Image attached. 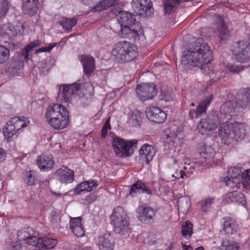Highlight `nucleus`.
Wrapping results in <instances>:
<instances>
[{
	"instance_id": "42",
	"label": "nucleus",
	"mask_w": 250,
	"mask_h": 250,
	"mask_svg": "<svg viewBox=\"0 0 250 250\" xmlns=\"http://www.w3.org/2000/svg\"><path fill=\"white\" fill-rule=\"evenodd\" d=\"M9 50L2 45H0V63L6 62L9 58Z\"/></svg>"
},
{
	"instance_id": "58",
	"label": "nucleus",
	"mask_w": 250,
	"mask_h": 250,
	"mask_svg": "<svg viewBox=\"0 0 250 250\" xmlns=\"http://www.w3.org/2000/svg\"><path fill=\"white\" fill-rule=\"evenodd\" d=\"M225 250H238V248L236 244H232L227 246Z\"/></svg>"
},
{
	"instance_id": "27",
	"label": "nucleus",
	"mask_w": 250,
	"mask_h": 250,
	"mask_svg": "<svg viewBox=\"0 0 250 250\" xmlns=\"http://www.w3.org/2000/svg\"><path fill=\"white\" fill-rule=\"evenodd\" d=\"M0 34L6 39H12L17 35V31L13 25L7 23L0 25Z\"/></svg>"
},
{
	"instance_id": "14",
	"label": "nucleus",
	"mask_w": 250,
	"mask_h": 250,
	"mask_svg": "<svg viewBox=\"0 0 250 250\" xmlns=\"http://www.w3.org/2000/svg\"><path fill=\"white\" fill-rule=\"evenodd\" d=\"M147 118L152 122L160 124L163 123L167 118V114L164 111L158 107L150 106L146 110Z\"/></svg>"
},
{
	"instance_id": "41",
	"label": "nucleus",
	"mask_w": 250,
	"mask_h": 250,
	"mask_svg": "<svg viewBox=\"0 0 250 250\" xmlns=\"http://www.w3.org/2000/svg\"><path fill=\"white\" fill-rule=\"evenodd\" d=\"M109 3V0H102L92 8L91 11L95 12L105 9L108 7Z\"/></svg>"
},
{
	"instance_id": "8",
	"label": "nucleus",
	"mask_w": 250,
	"mask_h": 250,
	"mask_svg": "<svg viewBox=\"0 0 250 250\" xmlns=\"http://www.w3.org/2000/svg\"><path fill=\"white\" fill-rule=\"evenodd\" d=\"M231 50L235 60L241 63L246 62L250 59V43L243 41L234 42Z\"/></svg>"
},
{
	"instance_id": "26",
	"label": "nucleus",
	"mask_w": 250,
	"mask_h": 250,
	"mask_svg": "<svg viewBox=\"0 0 250 250\" xmlns=\"http://www.w3.org/2000/svg\"><path fill=\"white\" fill-rule=\"evenodd\" d=\"M225 200L228 203L235 202L242 205H245L246 203L244 194L235 191L227 194Z\"/></svg>"
},
{
	"instance_id": "33",
	"label": "nucleus",
	"mask_w": 250,
	"mask_h": 250,
	"mask_svg": "<svg viewBox=\"0 0 250 250\" xmlns=\"http://www.w3.org/2000/svg\"><path fill=\"white\" fill-rule=\"evenodd\" d=\"M224 230L228 234H232L237 228L236 222L229 217L224 218Z\"/></svg>"
},
{
	"instance_id": "5",
	"label": "nucleus",
	"mask_w": 250,
	"mask_h": 250,
	"mask_svg": "<svg viewBox=\"0 0 250 250\" xmlns=\"http://www.w3.org/2000/svg\"><path fill=\"white\" fill-rule=\"evenodd\" d=\"M137 140H124L119 137L113 139L112 146L116 155L118 157L125 158L131 156L137 148Z\"/></svg>"
},
{
	"instance_id": "36",
	"label": "nucleus",
	"mask_w": 250,
	"mask_h": 250,
	"mask_svg": "<svg viewBox=\"0 0 250 250\" xmlns=\"http://www.w3.org/2000/svg\"><path fill=\"white\" fill-rule=\"evenodd\" d=\"M241 185L246 190L250 189V169L245 170L241 174Z\"/></svg>"
},
{
	"instance_id": "50",
	"label": "nucleus",
	"mask_w": 250,
	"mask_h": 250,
	"mask_svg": "<svg viewBox=\"0 0 250 250\" xmlns=\"http://www.w3.org/2000/svg\"><path fill=\"white\" fill-rule=\"evenodd\" d=\"M21 62L19 61H16L13 60L11 62L10 66L8 67L9 69L11 70L13 72H16L17 69H19L21 66Z\"/></svg>"
},
{
	"instance_id": "12",
	"label": "nucleus",
	"mask_w": 250,
	"mask_h": 250,
	"mask_svg": "<svg viewBox=\"0 0 250 250\" xmlns=\"http://www.w3.org/2000/svg\"><path fill=\"white\" fill-rule=\"evenodd\" d=\"M80 89L79 84L73 83L64 84L60 85L58 97L62 103H68L71 101L73 96Z\"/></svg>"
},
{
	"instance_id": "22",
	"label": "nucleus",
	"mask_w": 250,
	"mask_h": 250,
	"mask_svg": "<svg viewBox=\"0 0 250 250\" xmlns=\"http://www.w3.org/2000/svg\"><path fill=\"white\" fill-rule=\"evenodd\" d=\"M70 228L74 234L78 237L83 236L84 234L81 217L71 218Z\"/></svg>"
},
{
	"instance_id": "4",
	"label": "nucleus",
	"mask_w": 250,
	"mask_h": 250,
	"mask_svg": "<svg viewBox=\"0 0 250 250\" xmlns=\"http://www.w3.org/2000/svg\"><path fill=\"white\" fill-rule=\"evenodd\" d=\"M117 62L123 63L133 60L138 54L137 47L128 42H119L115 44L111 52Z\"/></svg>"
},
{
	"instance_id": "52",
	"label": "nucleus",
	"mask_w": 250,
	"mask_h": 250,
	"mask_svg": "<svg viewBox=\"0 0 250 250\" xmlns=\"http://www.w3.org/2000/svg\"><path fill=\"white\" fill-rule=\"evenodd\" d=\"M161 99L162 100H164L166 102H169L172 100V96L170 92H162L161 95Z\"/></svg>"
},
{
	"instance_id": "19",
	"label": "nucleus",
	"mask_w": 250,
	"mask_h": 250,
	"mask_svg": "<svg viewBox=\"0 0 250 250\" xmlns=\"http://www.w3.org/2000/svg\"><path fill=\"white\" fill-rule=\"evenodd\" d=\"M80 60L85 74L88 77L90 76L95 69L94 59L91 56L81 55Z\"/></svg>"
},
{
	"instance_id": "24",
	"label": "nucleus",
	"mask_w": 250,
	"mask_h": 250,
	"mask_svg": "<svg viewBox=\"0 0 250 250\" xmlns=\"http://www.w3.org/2000/svg\"><path fill=\"white\" fill-rule=\"evenodd\" d=\"M220 111L221 115L224 116L226 120H229L232 117L237 115L236 109L230 101L223 104L220 107Z\"/></svg>"
},
{
	"instance_id": "49",
	"label": "nucleus",
	"mask_w": 250,
	"mask_h": 250,
	"mask_svg": "<svg viewBox=\"0 0 250 250\" xmlns=\"http://www.w3.org/2000/svg\"><path fill=\"white\" fill-rule=\"evenodd\" d=\"M108 128H109V117L106 119L104 125L102 128L101 131V137L102 138H105Z\"/></svg>"
},
{
	"instance_id": "61",
	"label": "nucleus",
	"mask_w": 250,
	"mask_h": 250,
	"mask_svg": "<svg viewBox=\"0 0 250 250\" xmlns=\"http://www.w3.org/2000/svg\"><path fill=\"white\" fill-rule=\"evenodd\" d=\"M188 246H187L185 244H184L182 246L183 250H188Z\"/></svg>"
},
{
	"instance_id": "2",
	"label": "nucleus",
	"mask_w": 250,
	"mask_h": 250,
	"mask_svg": "<svg viewBox=\"0 0 250 250\" xmlns=\"http://www.w3.org/2000/svg\"><path fill=\"white\" fill-rule=\"evenodd\" d=\"M122 4L117 0H110V13L115 16L120 25L121 31L125 36L134 41L139 40L143 33L139 23L136 22L135 15L131 13L122 11L120 6Z\"/></svg>"
},
{
	"instance_id": "1",
	"label": "nucleus",
	"mask_w": 250,
	"mask_h": 250,
	"mask_svg": "<svg viewBox=\"0 0 250 250\" xmlns=\"http://www.w3.org/2000/svg\"><path fill=\"white\" fill-rule=\"evenodd\" d=\"M212 58L213 53L208 45L199 39L192 47L184 51L181 62L185 69L201 66V71L208 75L212 82H214L219 80L221 75V72L215 70L209 63Z\"/></svg>"
},
{
	"instance_id": "48",
	"label": "nucleus",
	"mask_w": 250,
	"mask_h": 250,
	"mask_svg": "<svg viewBox=\"0 0 250 250\" xmlns=\"http://www.w3.org/2000/svg\"><path fill=\"white\" fill-rule=\"evenodd\" d=\"M25 181L28 186H33L38 182V180L35 178L31 172L27 173Z\"/></svg>"
},
{
	"instance_id": "21",
	"label": "nucleus",
	"mask_w": 250,
	"mask_h": 250,
	"mask_svg": "<svg viewBox=\"0 0 250 250\" xmlns=\"http://www.w3.org/2000/svg\"><path fill=\"white\" fill-rule=\"evenodd\" d=\"M98 184L95 180H90L83 182L78 184L74 189V193L76 195H79L82 192H90L96 188Z\"/></svg>"
},
{
	"instance_id": "55",
	"label": "nucleus",
	"mask_w": 250,
	"mask_h": 250,
	"mask_svg": "<svg viewBox=\"0 0 250 250\" xmlns=\"http://www.w3.org/2000/svg\"><path fill=\"white\" fill-rule=\"evenodd\" d=\"M97 196L96 193L92 192L86 196L85 198V201L88 204L93 203L96 199Z\"/></svg>"
},
{
	"instance_id": "31",
	"label": "nucleus",
	"mask_w": 250,
	"mask_h": 250,
	"mask_svg": "<svg viewBox=\"0 0 250 250\" xmlns=\"http://www.w3.org/2000/svg\"><path fill=\"white\" fill-rule=\"evenodd\" d=\"M213 99L212 94L207 96L203 101H202L198 105L195 111L196 118H199V116L206 112L207 107L210 104V102Z\"/></svg>"
},
{
	"instance_id": "10",
	"label": "nucleus",
	"mask_w": 250,
	"mask_h": 250,
	"mask_svg": "<svg viewBox=\"0 0 250 250\" xmlns=\"http://www.w3.org/2000/svg\"><path fill=\"white\" fill-rule=\"evenodd\" d=\"M156 85L153 83L137 85L136 93L138 98L142 101L152 99L157 95Z\"/></svg>"
},
{
	"instance_id": "15",
	"label": "nucleus",
	"mask_w": 250,
	"mask_h": 250,
	"mask_svg": "<svg viewBox=\"0 0 250 250\" xmlns=\"http://www.w3.org/2000/svg\"><path fill=\"white\" fill-rule=\"evenodd\" d=\"M54 175L61 183H71L74 180V171L65 166H62L57 169L55 172Z\"/></svg>"
},
{
	"instance_id": "40",
	"label": "nucleus",
	"mask_w": 250,
	"mask_h": 250,
	"mask_svg": "<svg viewBox=\"0 0 250 250\" xmlns=\"http://www.w3.org/2000/svg\"><path fill=\"white\" fill-rule=\"evenodd\" d=\"M192 224L189 221H187L184 225H182V235L186 238L191 237L192 234Z\"/></svg>"
},
{
	"instance_id": "34",
	"label": "nucleus",
	"mask_w": 250,
	"mask_h": 250,
	"mask_svg": "<svg viewBox=\"0 0 250 250\" xmlns=\"http://www.w3.org/2000/svg\"><path fill=\"white\" fill-rule=\"evenodd\" d=\"M77 23V20L75 18H63L59 21V24L61 25L62 28L67 32H70L73 26H75Z\"/></svg>"
},
{
	"instance_id": "57",
	"label": "nucleus",
	"mask_w": 250,
	"mask_h": 250,
	"mask_svg": "<svg viewBox=\"0 0 250 250\" xmlns=\"http://www.w3.org/2000/svg\"><path fill=\"white\" fill-rule=\"evenodd\" d=\"M40 41H34V42H31L28 45H27V47L28 48H30L31 50H32V49L34 47H36V46H38L40 45Z\"/></svg>"
},
{
	"instance_id": "62",
	"label": "nucleus",
	"mask_w": 250,
	"mask_h": 250,
	"mask_svg": "<svg viewBox=\"0 0 250 250\" xmlns=\"http://www.w3.org/2000/svg\"><path fill=\"white\" fill-rule=\"evenodd\" d=\"M195 113V112L194 111V110H190L189 111V115L192 118V115L194 114V113Z\"/></svg>"
},
{
	"instance_id": "54",
	"label": "nucleus",
	"mask_w": 250,
	"mask_h": 250,
	"mask_svg": "<svg viewBox=\"0 0 250 250\" xmlns=\"http://www.w3.org/2000/svg\"><path fill=\"white\" fill-rule=\"evenodd\" d=\"M163 138L165 139H167V142L168 143L171 142L174 143L176 139V135L173 134H169L166 133L165 134H164Z\"/></svg>"
},
{
	"instance_id": "43",
	"label": "nucleus",
	"mask_w": 250,
	"mask_h": 250,
	"mask_svg": "<svg viewBox=\"0 0 250 250\" xmlns=\"http://www.w3.org/2000/svg\"><path fill=\"white\" fill-rule=\"evenodd\" d=\"M214 200V198L213 197H209L202 202L201 203V209L202 211L205 212L208 211L213 204Z\"/></svg>"
},
{
	"instance_id": "28",
	"label": "nucleus",
	"mask_w": 250,
	"mask_h": 250,
	"mask_svg": "<svg viewBox=\"0 0 250 250\" xmlns=\"http://www.w3.org/2000/svg\"><path fill=\"white\" fill-rule=\"evenodd\" d=\"M39 0H22V10L26 14L32 16L37 12Z\"/></svg>"
},
{
	"instance_id": "11",
	"label": "nucleus",
	"mask_w": 250,
	"mask_h": 250,
	"mask_svg": "<svg viewBox=\"0 0 250 250\" xmlns=\"http://www.w3.org/2000/svg\"><path fill=\"white\" fill-rule=\"evenodd\" d=\"M131 5L134 12L140 15L149 17L153 12L150 0H132Z\"/></svg>"
},
{
	"instance_id": "17",
	"label": "nucleus",
	"mask_w": 250,
	"mask_h": 250,
	"mask_svg": "<svg viewBox=\"0 0 250 250\" xmlns=\"http://www.w3.org/2000/svg\"><path fill=\"white\" fill-rule=\"evenodd\" d=\"M233 124L229 123L228 120L224 123L220 124L219 128V135L221 139L226 143L227 141L233 139Z\"/></svg>"
},
{
	"instance_id": "46",
	"label": "nucleus",
	"mask_w": 250,
	"mask_h": 250,
	"mask_svg": "<svg viewBox=\"0 0 250 250\" xmlns=\"http://www.w3.org/2000/svg\"><path fill=\"white\" fill-rule=\"evenodd\" d=\"M219 36L221 41L226 40L229 37V30L223 25L222 27L219 29Z\"/></svg>"
},
{
	"instance_id": "32",
	"label": "nucleus",
	"mask_w": 250,
	"mask_h": 250,
	"mask_svg": "<svg viewBox=\"0 0 250 250\" xmlns=\"http://www.w3.org/2000/svg\"><path fill=\"white\" fill-rule=\"evenodd\" d=\"M179 0H164V10L166 14H170L174 12L180 3Z\"/></svg>"
},
{
	"instance_id": "30",
	"label": "nucleus",
	"mask_w": 250,
	"mask_h": 250,
	"mask_svg": "<svg viewBox=\"0 0 250 250\" xmlns=\"http://www.w3.org/2000/svg\"><path fill=\"white\" fill-rule=\"evenodd\" d=\"M246 124L245 123H235L233 127V139L244 138L246 134Z\"/></svg>"
},
{
	"instance_id": "44",
	"label": "nucleus",
	"mask_w": 250,
	"mask_h": 250,
	"mask_svg": "<svg viewBox=\"0 0 250 250\" xmlns=\"http://www.w3.org/2000/svg\"><path fill=\"white\" fill-rule=\"evenodd\" d=\"M227 69L228 71L233 74L238 73L239 72L244 70V67L242 65L234 64L233 63H229L227 65Z\"/></svg>"
},
{
	"instance_id": "45",
	"label": "nucleus",
	"mask_w": 250,
	"mask_h": 250,
	"mask_svg": "<svg viewBox=\"0 0 250 250\" xmlns=\"http://www.w3.org/2000/svg\"><path fill=\"white\" fill-rule=\"evenodd\" d=\"M9 9V2L7 0H3L0 4V19L6 16Z\"/></svg>"
},
{
	"instance_id": "3",
	"label": "nucleus",
	"mask_w": 250,
	"mask_h": 250,
	"mask_svg": "<svg viewBox=\"0 0 250 250\" xmlns=\"http://www.w3.org/2000/svg\"><path fill=\"white\" fill-rule=\"evenodd\" d=\"M45 117L48 124L55 129H62L69 124L67 109L60 104L48 106L46 109Z\"/></svg>"
},
{
	"instance_id": "9",
	"label": "nucleus",
	"mask_w": 250,
	"mask_h": 250,
	"mask_svg": "<svg viewBox=\"0 0 250 250\" xmlns=\"http://www.w3.org/2000/svg\"><path fill=\"white\" fill-rule=\"evenodd\" d=\"M220 123L218 116L214 114L208 115L206 118L201 119L197 125L199 132L203 135H206L210 131L217 128Z\"/></svg>"
},
{
	"instance_id": "64",
	"label": "nucleus",
	"mask_w": 250,
	"mask_h": 250,
	"mask_svg": "<svg viewBox=\"0 0 250 250\" xmlns=\"http://www.w3.org/2000/svg\"><path fill=\"white\" fill-rule=\"evenodd\" d=\"M195 250H204V249L202 246H201L196 248Z\"/></svg>"
},
{
	"instance_id": "6",
	"label": "nucleus",
	"mask_w": 250,
	"mask_h": 250,
	"mask_svg": "<svg viewBox=\"0 0 250 250\" xmlns=\"http://www.w3.org/2000/svg\"><path fill=\"white\" fill-rule=\"evenodd\" d=\"M29 121L27 117H14L6 123V126L3 129L5 139L11 141L17 137V133L21 128L26 126Z\"/></svg>"
},
{
	"instance_id": "39",
	"label": "nucleus",
	"mask_w": 250,
	"mask_h": 250,
	"mask_svg": "<svg viewBox=\"0 0 250 250\" xmlns=\"http://www.w3.org/2000/svg\"><path fill=\"white\" fill-rule=\"evenodd\" d=\"M238 103L242 108L250 106V90H245Z\"/></svg>"
},
{
	"instance_id": "16",
	"label": "nucleus",
	"mask_w": 250,
	"mask_h": 250,
	"mask_svg": "<svg viewBox=\"0 0 250 250\" xmlns=\"http://www.w3.org/2000/svg\"><path fill=\"white\" fill-rule=\"evenodd\" d=\"M17 238L20 241H24L25 243L33 246L35 245L37 238L34 235L32 229L29 227L18 231Z\"/></svg>"
},
{
	"instance_id": "38",
	"label": "nucleus",
	"mask_w": 250,
	"mask_h": 250,
	"mask_svg": "<svg viewBox=\"0 0 250 250\" xmlns=\"http://www.w3.org/2000/svg\"><path fill=\"white\" fill-rule=\"evenodd\" d=\"M99 249L101 250H109V233H106L99 237Z\"/></svg>"
},
{
	"instance_id": "29",
	"label": "nucleus",
	"mask_w": 250,
	"mask_h": 250,
	"mask_svg": "<svg viewBox=\"0 0 250 250\" xmlns=\"http://www.w3.org/2000/svg\"><path fill=\"white\" fill-rule=\"evenodd\" d=\"M143 113L138 110H134L128 113V122L132 126H139L142 121Z\"/></svg>"
},
{
	"instance_id": "37",
	"label": "nucleus",
	"mask_w": 250,
	"mask_h": 250,
	"mask_svg": "<svg viewBox=\"0 0 250 250\" xmlns=\"http://www.w3.org/2000/svg\"><path fill=\"white\" fill-rule=\"evenodd\" d=\"M224 181L226 185L230 188H234L236 187L240 188L242 187L238 178H233L228 175L224 178Z\"/></svg>"
},
{
	"instance_id": "56",
	"label": "nucleus",
	"mask_w": 250,
	"mask_h": 250,
	"mask_svg": "<svg viewBox=\"0 0 250 250\" xmlns=\"http://www.w3.org/2000/svg\"><path fill=\"white\" fill-rule=\"evenodd\" d=\"M6 151L2 148H0V163L4 161L6 158Z\"/></svg>"
},
{
	"instance_id": "23",
	"label": "nucleus",
	"mask_w": 250,
	"mask_h": 250,
	"mask_svg": "<svg viewBox=\"0 0 250 250\" xmlns=\"http://www.w3.org/2000/svg\"><path fill=\"white\" fill-rule=\"evenodd\" d=\"M57 243L58 241L56 239L44 237L37 238L34 246H36L39 250L41 249H50L54 248Z\"/></svg>"
},
{
	"instance_id": "7",
	"label": "nucleus",
	"mask_w": 250,
	"mask_h": 250,
	"mask_svg": "<svg viewBox=\"0 0 250 250\" xmlns=\"http://www.w3.org/2000/svg\"><path fill=\"white\" fill-rule=\"evenodd\" d=\"M110 220L114 231L116 233H120L128 228V221L122 207L118 206L114 209L110 215Z\"/></svg>"
},
{
	"instance_id": "35",
	"label": "nucleus",
	"mask_w": 250,
	"mask_h": 250,
	"mask_svg": "<svg viewBox=\"0 0 250 250\" xmlns=\"http://www.w3.org/2000/svg\"><path fill=\"white\" fill-rule=\"evenodd\" d=\"M200 155L205 159H210L214 157L215 151L210 146L203 145L199 149Z\"/></svg>"
},
{
	"instance_id": "59",
	"label": "nucleus",
	"mask_w": 250,
	"mask_h": 250,
	"mask_svg": "<svg viewBox=\"0 0 250 250\" xmlns=\"http://www.w3.org/2000/svg\"><path fill=\"white\" fill-rule=\"evenodd\" d=\"M179 175H180L179 177L175 176L174 175H173L172 176L174 177L175 178H183L184 177V175L187 176V175L185 174V171L183 170H180V171L179 172Z\"/></svg>"
},
{
	"instance_id": "20",
	"label": "nucleus",
	"mask_w": 250,
	"mask_h": 250,
	"mask_svg": "<svg viewBox=\"0 0 250 250\" xmlns=\"http://www.w3.org/2000/svg\"><path fill=\"white\" fill-rule=\"evenodd\" d=\"M155 153L156 149L152 146L145 144L140 150V158L146 164H148L152 160Z\"/></svg>"
},
{
	"instance_id": "18",
	"label": "nucleus",
	"mask_w": 250,
	"mask_h": 250,
	"mask_svg": "<svg viewBox=\"0 0 250 250\" xmlns=\"http://www.w3.org/2000/svg\"><path fill=\"white\" fill-rule=\"evenodd\" d=\"M36 162L38 167L43 171L50 170L54 165L53 157L51 155H41L38 157Z\"/></svg>"
},
{
	"instance_id": "25",
	"label": "nucleus",
	"mask_w": 250,
	"mask_h": 250,
	"mask_svg": "<svg viewBox=\"0 0 250 250\" xmlns=\"http://www.w3.org/2000/svg\"><path fill=\"white\" fill-rule=\"evenodd\" d=\"M152 194V191L144 183L140 181H137L134 183L131 187L130 194L132 197L136 196L137 193Z\"/></svg>"
},
{
	"instance_id": "63",
	"label": "nucleus",
	"mask_w": 250,
	"mask_h": 250,
	"mask_svg": "<svg viewBox=\"0 0 250 250\" xmlns=\"http://www.w3.org/2000/svg\"><path fill=\"white\" fill-rule=\"evenodd\" d=\"M81 250H91V249L90 247H85L82 248Z\"/></svg>"
},
{
	"instance_id": "60",
	"label": "nucleus",
	"mask_w": 250,
	"mask_h": 250,
	"mask_svg": "<svg viewBox=\"0 0 250 250\" xmlns=\"http://www.w3.org/2000/svg\"><path fill=\"white\" fill-rule=\"evenodd\" d=\"M9 48L11 49H14L15 48V44L14 43H11V44H9Z\"/></svg>"
},
{
	"instance_id": "51",
	"label": "nucleus",
	"mask_w": 250,
	"mask_h": 250,
	"mask_svg": "<svg viewBox=\"0 0 250 250\" xmlns=\"http://www.w3.org/2000/svg\"><path fill=\"white\" fill-rule=\"evenodd\" d=\"M56 46V43H51L47 46L42 47L39 48L36 51V53H39L43 52H49Z\"/></svg>"
},
{
	"instance_id": "53",
	"label": "nucleus",
	"mask_w": 250,
	"mask_h": 250,
	"mask_svg": "<svg viewBox=\"0 0 250 250\" xmlns=\"http://www.w3.org/2000/svg\"><path fill=\"white\" fill-rule=\"evenodd\" d=\"M32 50L30 48L27 47V45L24 47L21 52V56L24 59L25 61H27L29 60L28 53L31 51Z\"/></svg>"
},
{
	"instance_id": "13",
	"label": "nucleus",
	"mask_w": 250,
	"mask_h": 250,
	"mask_svg": "<svg viewBox=\"0 0 250 250\" xmlns=\"http://www.w3.org/2000/svg\"><path fill=\"white\" fill-rule=\"evenodd\" d=\"M137 218L144 224H151L154 222L155 212L154 209L146 205L140 206L136 209Z\"/></svg>"
},
{
	"instance_id": "47",
	"label": "nucleus",
	"mask_w": 250,
	"mask_h": 250,
	"mask_svg": "<svg viewBox=\"0 0 250 250\" xmlns=\"http://www.w3.org/2000/svg\"><path fill=\"white\" fill-rule=\"evenodd\" d=\"M240 170L238 167H233L229 168L228 175L233 178H238L240 176Z\"/></svg>"
}]
</instances>
